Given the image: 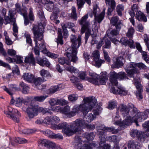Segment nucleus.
<instances>
[{"mask_svg":"<svg viewBox=\"0 0 149 149\" xmlns=\"http://www.w3.org/2000/svg\"><path fill=\"white\" fill-rule=\"evenodd\" d=\"M36 61L37 63L41 66H44V60L39 56H37L36 58Z\"/></svg>","mask_w":149,"mask_h":149,"instance_id":"680f3d73","label":"nucleus"},{"mask_svg":"<svg viewBox=\"0 0 149 149\" xmlns=\"http://www.w3.org/2000/svg\"><path fill=\"white\" fill-rule=\"evenodd\" d=\"M60 90V87L58 85H56L50 88L47 91L48 94L51 95L54 94L57 91Z\"/></svg>","mask_w":149,"mask_h":149,"instance_id":"a878e982","label":"nucleus"},{"mask_svg":"<svg viewBox=\"0 0 149 149\" xmlns=\"http://www.w3.org/2000/svg\"><path fill=\"white\" fill-rule=\"evenodd\" d=\"M90 75L91 77L89 79V81L95 85H105L108 79L106 74L103 73L100 74V76L94 73H90Z\"/></svg>","mask_w":149,"mask_h":149,"instance_id":"6e6552de","label":"nucleus"},{"mask_svg":"<svg viewBox=\"0 0 149 149\" xmlns=\"http://www.w3.org/2000/svg\"><path fill=\"white\" fill-rule=\"evenodd\" d=\"M95 135L93 132L90 133L85 132L82 134V136L88 141L92 140L93 139Z\"/></svg>","mask_w":149,"mask_h":149,"instance_id":"bb28decb","label":"nucleus"},{"mask_svg":"<svg viewBox=\"0 0 149 149\" xmlns=\"http://www.w3.org/2000/svg\"><path fill=\"white\" fill-rule=\"evenodd\" d=\"M15 10L16 11L18 12L21 15H23V13H22V10L20 7V5L18 3H17L15 4Z\"/></svg>","mask_w":149,"mask_h":149,"instance_id":"69168bd1","label":"nucleus"},{"mask_svg":"<svg viewBox=\"0 0 149 149\" xmlns=\"http://www.w3.org/2000/svg\"><path fill=\"white\" fill-rule=\"evenodd\" d=\"M103 51L104 53V58L108 63H109L111 61V59L110 57L109 56L108 52L103 49Z\"/></svg>","mask_w":149,"mask_h":149,"instance_id":"4d7b16f0","label":"nucleus"},{"mask_svg":"<svg viewBox=\"0 0 149 149\" xmlns=\"http://www.w3.org/2000/svg\"><path fill=\"white\" fill-rule=\"evenodd\" d=\"M95 62V65L97 66L98 67H100L102 64L104 63L105 61L103 60L98 59L97 60L94 61Z\"/></svg>","mask_w":149,"mask_h":149,"instance_id":"6e6d98bb","label":"nucleus"},{"mask_svg":"<svg viewBox=\"0 0 149 149\" xmlns=\"http://www.w3.org/2000/svg\"><path fill=\"white\" fill-rule=\"evenodd\" d=\"M123 58L121 57H117L116 59V60H113V63L111 65V67L113 68H119L123 65Z\"/></svg>","mask_w":149,"mask_h":149,"instance_id":"6ab92c4d","label":"nucleus"},{"mask_svg":"<svg viewBox=\"0 0 149 149\" xmlns=\"http://www.w3.org/2000/svg\"><path fill=\"white\" fill-rule=\"evenodd\" d=\"M93 111L92 113L85 114L83 120H85L86 122H91L95 118L96 116L98 115L100 111L101 108L100 105L97 101V104L93 109Z\"/></svg>","mask_w":149,"mask_h":149,"instance_id":"9b49d317","label":"nucleus"},{"mask_svg":"<svg viewBox=\"0 0 149 149\" xmlns=\"http://www.w3.org/2000/svg\"><path fill=\"white\" fill-rule=\"evenodd\" d=\"M12 99L11 100L10 103L12 104H13L15 102V105L16 106L18 107H20L22 106V104L23 105L22 106V107L23 106L26 107L27 108L29 106L30 104H33L30 103V102L28 101L24 100L23 98H20L19 97L16 98L15 100H14L12 96ZM24 111L23 110H22Z\"/></svg>","mask_w":149,"mask_h":149,"instance_id":"2eb2a0df","label":"nucleus"},{"mask_svg":"<svg viewBox=\"0 0 149 149\" xmlns=\"http://www.w3.org/2000/svg\"><path fill=\"white\" fill-rule=\"evenodd\" d=\"M58 37L57 39V42L61 45H63V36L61 30L60 29H58Z\"/></svg>","mask_w":149,"mask_h":149,"instance_id":"7c9ffc66","label":"nucleus"},{"mask_svg":"<svg viewBox=\"0 0 149 149\" xmlns=\"http://www.w3.org/2000/svg\"><path fill=\"white\" fill-rule=\"evenodd\" d=\"M52 125L51 128L54 130L62 129V132L68 136H70L69 130H71L70 125H69L68 123L64 122L61 123L58 125L56 123H58L60 121L59 117L56 116H51Z\"/></svg>","mask_w":149,"mask_h":149,"instance_id":"39448f33","label":"nucleus"},{"mask_svg":"<svg viewBox=\"0 0 149 149\" xmlns=\"http://www.w3.org/2000/svg\"><path fill=\"white\" fill-rule=\"evenodd\" d=\"M117 113L118 112H117L116 116L113 119V121L114 122V124L122 126H124L125 125H130L126 124V123L128 121L129 119H127L126 118H124L125 119L122 122H121L120 116Z\"/></svg>","mask_w":149,"mask_h":149,"instance_id":"f3484780","label":"nucleus"},{"mask_svg":"<svg viewBox=\"0 0 149 149\" xmlns=\"http://www.w3.org/2000/svg\"><path fill=\"white\" fill-rule=\"evenodd\" d=\"M40 144L46 149H60V146L53 142L46 139L40 140Z\"/></svg>","mask_w":149,"mask_h":149,"instance_id":"4468645a","label":"nucleus"},{"mask_svg":"<svg viewBox=\"0 0 149 149\" xmlns=\"http://www.w3.org/2000/svg\"><path fill=\"white\" fill-rule=\"evenodd\" d=\"M117 76H118V79L120 80L127 78V74L125 72H120L117 73Z\"/></svg>","mask_w":149,"mask_h":149,"instance_id":"58836bf2","label":"nucleus"},{"mask_svg":"<svg viewBox=\"0 0 149 149\" xmlns=\"http://www.w3.org/2000/svg\"><path fill=\"white\" fill-rule=\"evenodd\" d=\"M13 29L14 32L13 35L15 37H17V33H18V27L17 26L15 22V19H13Z\"/></svg>","mask_w":149,"mask_h":149,"instance_id":"4c0bfd02","label":"nucleus"},{"mask_svg":"<svg viewBox=\"0 0 149 149\" xmlns=\"http://www.w3.org/2000/svg\"><path fill=\"white\" fill-rule=\"evenodd\" d=\"M58 61L59 63L61 64H63L65 63L68 65H71L70 62L68 61L65 60V58L63 57L59 58L58 59Z\"/></svg>","mask_w":149,"mask_h":149,"instance_id":"a19ab883","label":"nucleus"},{"mask_svg":"<svg viewBox=\"0 0 149 149\" xmlns=\"http://www.w3.org/2000/svg\"><path fill=\"white\" fill-rule=\"evenodd\" d=\"M22 109L24 111L27 113L28 116L30 119L33 118L36 116L38 112H41L44 114L47 113H49L50 114H52V112L49 109L43 108L33 104H30L27 108L26 107L23 106Z\"/></svg>","mask_w":149,"mask_h":149,"instance_id":"20e7f679","label":"nucleus"},{"mask_svg":"<svg viewBox=\"0 0 149 149\" xmlns=\"http://www.w3.org/2000/svg\"><path fill=\"white\" fill-rule=\"evenodd\" d=\"M75 142V148L79 149H93L97 145L95 143H93L88 145H84L82 146L81 140L78 137L76 138Z\"/></svg>","mask_w":149,"mask_h":149,"instance_id":"ddd939ff","label":"nucleus"},{"mask_svg":"<svg viewBox=\"0 0 149 149\" xmlns=\"http://www.w3.org/2000/svg\"><path fill=\"white\" fill-rule=\"evenodd\" d=\"M19 85L23 88L22 92L23 93L26 94L29 93V88L26 84L22 82L20 83Z\"/></svg>","mask_w":149,"mask_h":149,"instance_id":"cd10ccee","label":"nucleus"},{"mask_svg":"<svg viewBox=\"0 0 149 149\" xmlns=\"http://www.w3.org/2000/svg\"><path fill=\"white\" fill-rule=\"evenodd\" d=\"M134 81L137 91H142V86L140 83L139 79H134Z\"/></svg>","mask_w":149,"mask_h":149,"instance_id":"473e14b6","label":"nucleus"},{"mask_svg":"<svg viewBox=\"0 0 149 149\" xmlns=\"http://www.w3.org/2000/svg\"><path fill=\"white\" fill-rule=\"evenodd\" d=\"M93 56L94 61L97 60L100 57V52L98 50H95L93 53Z\"/></svg>","mask_w":149,"mask_h":149,"instance_id":"09e8293b","label":"nucleus"},{"mask_svg":"<svg viewBox=\"0 0 149 149\" xmlns=\"http://www.w3.org/2000/svg\"><path fill=\"white\" fill-rule=\"evenodd\" d=\"M51 138L62 139L63 138V136L61 134H56L53 132Z\"/></svg>","mask_w":149,"mask_h":149,"instance_id":"338daca9","label":"nucleus"},{"mask_svg":"<svg viewBox=\"0 0 149 149\" xmlns=\"http://www.w3.org/2000/svg\"><path fill=\"white\" fill-rule=\"evenodd\" d=\"M128 91L123 87L118 88V94L121 96L125 95L127 94Z\"/></svg>","mask_w":149,"mask_h":149,"instance_id":"c85d7f7f","label":"nucleus"},{"mask_svg":"<svg viewBox=\"0 0 149 149\" xmlns=\"http://www.w3.org/2000/svg\"><path fill=\"white\" fill-rule=\"evenodd\" d=\"M117 104L116 101L112 100L109 102L108 108L110 110L116 107Z\"/></svg>","mask_w":149,"mask_h":149,"instance_id":"72a5a7b5","label":"nucleus"},{"mask_svg":"<svg viewBox=\"0 0 149 149\" xmlns=\"http://www.w3.org/2000/svg\"><path fill=\"white\" fill-rule=\"evenodd\" d=\"M88 18V15H86L79 21V24L82 25L81 30V33L82 34H83L85 31H87L89 33L91 31L90 27L91 24L89 21H87Z\"/></svg>","mask_w":149,"mask_h":149,"instance_id":"f8f14e48","label":"nucleus"},{"mask_svg":"<svg viewBox=\"0 0 149 149\" xmlns=\"http://www.w3.org/2000/svg\"><path fill=\"white\" fill-rule=\"evenodd\" d=\"M118 110L121 113L124 118L129 119L136 113L137 108L133 105L127 107L125 104H121L118 107Z\"/></svg>","mask_w":149,"mask_h":149,"instance_id":"423d86ee","label":"nucleus"},{"mask_svg":"<svg viewBox=\"0 0 149 149\" xmlns=\"http://www.w3.org/2000/svg\"><path fill=\"white\" fill-rule=\"evenodd\" d=\"M117 73L113 71L111 72L109 74V80L113 85L116 86L118 83Z\"/></svg>","mask_w":149,"mask_h":149,"instance_id":"a211bd4d","label":"nucleus"},{"mask_svg":"<svg viewBox=\"0 0 149 149\" xmlns=\"http://www.w3.org/2000/svg\"><path fill=\"white\" fill-rule=\"evenodd\" d=\"M45 54H47V55L49 57L53 58H56L58 57V55L57 54L51 53L48 51H47V52Z\"/></svg>","mask_w":149,"mask_h":149,"instance_id":"e2e57ef3","label":"nucleus"},{"mask_svg":"<svg viewBox=\"0 0 149 149\" xmlns=\"http://www.w3.org/2000/svg\"><path fill=\"white\" fill-rule=\"evenodd\" d=\"M97 132L99 135V137H101V136L104 135L105 132L104 127H97Z\"/></svg>","mask_w":149,"mask_h":149,"instance_id":"603ef678","label":"nucleus"},{"mask_svg":"<svg viewBox=\"0 0 149 149\" xmlns=\"http://www.w3.org/2000/svg\"><path fill=\"white\" fill-rule=\"evenodd\" d=\"M86 122L85 120L78 118L70 124L71 130H69L70 136L76 133H79L82 131V128H86L90 130H93L95 128V125Z\"/></svg>","mask_w":149,"mask_h":149,"instance_id":"f03ea898","label":"nucleus"},{"mask_svg":"<svg viewBox=\"0 0 149 149\" xmlns=\"http://www.w3.org/2000/svg\"><path fill=\"white\" fill-rule=\"evenodd\" d=\"M4 113L7 117L12 120L14 122L18 123L19 122V118L21 116L20 113L17 109L13 110L10 107H8L7 109L4 111Z\"/></svg>","mask_w":149,"mask_h":149,"instance_id":"1a4fd4ad","label":"nucleus"},{"mask_svg":"<svg viewBox=\"0 0 149 149\" xmlns=\"http://www.w3.org/2000/svg\"><path fill=\"white\" fill-rule=\"evenodd\" d=\"M33 31L35 36L34 41L36 44V46L34 48V52L35 54L38 56L40 55V52L38 49V40L41 41L42 40V31L41 29H40L38 26L35 25L33 27Z\"/></svg>","mask_w":149,"mask_h":149,"instance_id":"0eeeda50","label":"nucleus"},{"mask_svg":"<svg viewBox=\"0 0 149 149\" xmlns=\"http://www.w3.org/2000/svg\"><path fill=\"white\" fill-rule=\"evenodd\" d=\"M68 103L69 102L68 101L66 100L65 99L63 98L57 100V105L63 106L68 104Z\"/></svg>","mask_w":149,"mask_h":149,"instance_id":"c9c22d12","label":"nucleus"},{"mask_svg":"<svg viewBox=\"0 0 149 149\" xmlns=\"http://www.w3.org/2000/svg\"><path fill=\"white\" fill-rule=\"evenodd\" d=\"M11 88H12L8 89L6 87H5V88H4V89L5 91H6L10 95H11L12 96V95L14 93V91L17 90V89L15 87H13L12 88V87H11Z\"/></svg>","mask_w":149,"mask_h":149,"instance_id":"79ce46f5","label":"nucleus"},{"mask_svg":"<svg viewBox=\"0 0 149 149\" xmlns=\"http://www.w3.org/2000/svg\"><path fill=\"white\" fill-rule=\"evenodd\" d=\"M82 103L79 106L75 105L72 109V117L74 116L79 111L85 114L91 111L97 104V99L93 96L86 97L83 98Z\"/></svg>","mask_w":149,"mask_h":149,"instance_id":"f257e3e1","label":"nucleus"},{"mask_svg":"<svg viewBox=\"0 0 149 149\" xmlns=\"http://www.w3.org/2000/svg\"><path fill=\"white\" fill-rule=\"evenodd\" d=\"M117 17H114L111 19V22L114 26L116 25L119 21Z\"/></svg>","mask_w":149,"mask_h":149,"instance_id":"bf43d9fd","label":"nucleus"},{"mask_svg":"<svg viewBox=\"0 0 149 149\" xmlns=\"http://www.w3.org/2000/svg\"><path fill=\"white\" fill-rule=\"evenodd\" d=\"M62 107L59 106H56L55 107H51V110L55 112H60L61 113V111L62 110Z\"/></svg>","mask_w":149,"mask_h":149,"instance_id":"13d9d810","label":"nucleus"},{"mask_svg":"<svg viewBox=\"0 0 149 149\" xmlns=\"http://www.w3.org/2000/svg\"><path fill=\"white\" fill-rule=\"evenodd\" d=\"M109 139L113 142L117 143H118L119 140L120 139V137L119 138L118 137H117V136L116 135H113L110 136Z\"/></svg>","mask_w":149,"mask_h":149,"instance_id":"5fc2aeb1","label":"nucleus"},{"mask_svg":"<svg viewBox=\"0 0 149 149\" xmlns=\"http://www.w3.org/2000/svg\"><path fill=\"white\" fill-rule=\"evenodd\" d=\"M119 34V31L117 30H112L111 29H109L107 31V34L108 36H116Z\"/></svg>","mask_w":149,"mask_h":149,"instance_id":"2f4dec72","label":"nucleus"},{"mask_svg":"<svg viewBox=\"0 0 149 149\" xmlns=\"http://www.w3.org/2000/svg\"><path fill=\"white\" fill-rule=\"evenodd\" d=\"M65 68L66 70L72 73L78 74V70L72 66H65Z\"/></svg>","mask_w":149,"mask_h":149,"instance_id":"f704fd0d","label":"nucleus"},{"mask_svg":"<svg viewBox=\"0 0 149 149\" xmlns=\"http://www.w3.org/2000/svg\"><path fill=\"white\" fill-rule=\"evenodd\" d=\"M41 75L43 77H48L50 76L49 72L47 70L42 69L40 71Z\"/></svg>","mask_w":149,"mask_h":149,"instance_id":"c03bdc74","label":"nucleus"},{"mask_svg":"<svg viewBox=\"0 0 149 149\" xmlns=\"http://www.w3.org/2000/svg\"><path fill=\"white\" fill-rule=\"evenodd\" d=\"M135 32L134 28L132 27H130L128 29V32L127 33V36L129 38H131Z\"/></svg>","mask_w":149,"mask_h":149,"instance_id":"37998d69","label":"nucleus"},{"mask_svg":"<svg viewBox=\"0 0 149 149\" xmlns=\"http://www.w3.org/2000/svg\"><path fill=\"white\" fill-rule=\"evenodd\" d=\"M47 97V95L35 96L33 99L36 101L41 102H43Z\"/></svg>","mask_w":149,"mask_h":149,"instance_id":"ea45409f","label":"nucleus"},{"mask_svg":"<svg viewBox=\"0 0 149 149\" xmlns=\"http://www.w3.org/2000/svg\"><path fill=\"white\" fill-rule=\"evenodd\" d=\"M34 77V76L33 74L29 73H24L22 76V78L24 80L29 82L32 81L33 80Z\"/></svg>","mask_w":149,"mask_h":149,"instance_id":"5701e85b","label":"nucleus"},{"mask_svg":"<svg viewBox=\"0 0 149 149\" xmlns=\"http://www.w3.org/2000/svg\"><path fill=\"white\" fill-rule=\"evenodd\" d=\"M70 40L72 43L71 47L67 49L66 55L71 61L75 63L78 60L77 56V49L81 45V36H79L77 39L76 36L72 34L70 36Z\"/></svg>","mask_w":149,"mask_h":149,"instance_id":"7ed1b4c3","label":"nucleus"},{"mask_svg":"<svg viewBox=\"0 0 149 149\" xmlns=\"http://www.w3.org/2000/svg\"><path fill=\"white\" fill-rule=\"evenodd\" d=\"M148 118V116L145 112H138L137 109L136 112L134 113V115L132 116L129 120L126 123L127 124L130 125L132 123L134 122L136 123L137 126H138L139 125L137 122H142Z\"/></svg>","mask_w":149,"mask_h":149,"instance_id":"9d476101","label":"nucleus"},{"mask_svg":"<svg viewBox=\"0 0 149 149\" xmlns=\"http://www.w3.org/2000/svg\"><path fill=\"white\" fill-rule=\"evenodd\" d=\"M70 80L72 83H73L74 86L78 82V79L74 76L71 77Z\"/></svg>","mask_w":149,"mask_h":149,"instance_id":"052dcab7","label":"nucleus"},{"mask_svg":"<svg viewBox=\"0 0 149 149\" xmlns=\"http://www.w3.org/2000/svg\"><path fill=\"white\" fill-rule=\"evenodd\" d=\"M144 40L146 44L147 48H148L149 47V37L148 38L146 34L144 35Z\"/></svg>","mask_w":149,"mask_h":149,"instance_id":"774afa93","label":"nucleus"},{"mask_svg":"<svg viewBox=\"0 0 149 149\" xmlns=\"http://www.w3.org/2000/svg\"><path fill=\"white\" fill-rule=\"evenodd\" d=\"M44 123L45 124H51L52 125V117L50 116H47L44 119Z\"/></svg>","mask_w":149,"mask_h":149,"instance_id":"864d4df0","label":"nucleus"},{"mask_svg":"<svg viewBox=\"0 0 149 149\" xmlns=\"http://www.w3.org/2000/svg\"><path fill=\"white\" fill-rule=\"evenodd\" d=\"M105 14V9H104L102 12L97 16L95 17V20L96 22L100 23L103 19Z\"/></svg>","mask_w":149,"mask_h":149,"instance_id":"393cba45","label":"nucleus"},{"mask_svg":"<svg viewBox=\"0 0 149 149\" xmlns=\"http://www.w3.org/2000/svg\"><path fill=\"white\" fill-rule=\"evenodd\" d=\"M70 107L68 105H66L63 108L62 107L61 113L70 118L72 117Z\"/></svg>","mask_w":149,"mask_h":149,"instance_id":"aec40b11","label":"nucleus"},{"mask_svg":"<svg viewBox=\"0 0 149 149\" xmlns=\"http://www.w3.org/2000/svg\"><path fill=\"white\" fill-rule=\"evenodd\" d=\"M104 128V129L105 132H111L113 134H116L118 132V131L115 129L113 127H103Z\"/></svg>","mask_w":149,"mask_h":149,"instance_id":"de8ad7c7","label":"nucleus"},{"mask_svg":"<svg viewBox=\"0 0 149 149\" xmlns=\"http://www.w3.org/2000/svg\"><path fill=\"white\" fill-rule=\"evenodd\" d=\"M24 61L25 63L27 64H32L33 65H35V59L33 57V54L31 53H29L28 55L25 57Z\"/></svg>","mask_w":149,"mask_h":149,"instance_id":"412c9836","label":"nucleus"},{"mask_svg":"<svg viewBox=\"0 0 149 149\" xmlns=\"http://www.w3.org/2000/svg\"><path fill=\"white\" fill-rule=\"evenodd\" d=\"M78 96L77 94H72L68 95V98L69 100L71 101H75L78 99Z\"/></svg>","mask_w":149,"mask_h":149,"instance_id":"49530a36","label":"nucleus"},{"mask_svg":"<svg viewBox=\"0 0 149 149\" xmlns=\"http://www.w3.org/2000/svg\"><path fill=\"white\" fill-rule=\"evenodd\" d=\"M141 131H139L137 130H132L130 132V134L132 137H140L141 136Z\"/></svg>","mask_w":149,"mask_h":149,"instance_id":"c756f323","label":"nucleus"},{"mask_svg":"<svg viewBox=\"0 0 149 149\" xmlns=\"http://www.w3.org/2000/svg\"><path fill=\"white\" fill-rule=\"evenodd\" d=\"M129 148L130 149H139L140 146L139 143L135 141H130L128 144Z\"/></svg>","mask_w":149,"mask_h":149,"instance_id":"b1692460","label":"nucleus"},{"mask_svg":"<svg viewBox=\"0 0 149 149\" xmlns=\"http://www.w3.org/2000/svg\"><path fill=\"white\" fill-rule=\"evenodd\" d=\"M136 18L139 21H143L144 22L147 21V19L146 17L141 11H138L136 14Z\"/></svg>","mask_w":149,"mask_h":149,"instance_id":"4be33fe9","label":"nucleus"},{"mask_svg":"<svg viewBox=\"0 0 149 149\" xmlns=\"http://www.w3.org/2000/svg\"><path fill=\"white\" fill-rule=\"evenodd\" d=\"M38 48L39 50L42 52L44 54H45L47 52L48 50L46 48L45 45L43 43L40 44Z\"/></svg>","mask_w":149,"mask_h":149,"instance_id":"a18cd8bd","label":"nucleus"},{"mask_svg":"<svg viewBox=\"0 0 149 149\" xmlns=\"http://www.w3.org/2000/svg\"><path fill=\"white\" fill-rule=\"evenodd\" d=\"M43 80L41 78L38 77L35 79L33 81L34 84L36 86H40V84L42 82Z\"/></svg>","mask_w":149,"mask_h":149,"instance_id":"8fccbe9b","label":"nucleus"},{"mask_svg":"<svg viewBox=\"0 0 149 149\" xmlns=\"http://www.w3.org/2000/svg\"><path fill=\"white\" fill-rule=\"evenodd\" d=\"M72 12L71 14H70V16L72 19L76 20L77 18V15L76 13V9L74 7H72Z\"/></svg>","mask_w":149,"mask_h":149,"instance_id":"3c124183","label":"nucleus"},{"mask_svg":"<svg viewBox=\"0 0 149 149\" xmlns=\"http://www.w3.org/2000/svg\"><path fill=\"white\" fill-rule=\"evenodd\" d=\"M124 9V6L121 4H118L117 5L116 8V11L117 12L118 15L119 16H121L122 15V12Z\"/></svg>","mask_w":149,"mask_h":149,"instance_id":"e433bc0d","label":"nucleus"},{"mask_svg":"<svg viewBox=\"0 0 149 149\" xmlns=\"http://www.w3.org/2000/svg\"><path fill=\"white\" fill-rule=\"evenodd\" d=\"M136 66V64L133 63H130L127 65L125 68V71L129 76L133 77L134 74L139 72L138 70L135 68Z\"/></svg>","mask_w":149,"mask_h":149,"instance_id":"dca6fc26","label":"nucleus"},{"mask_svg":"<svg viewBox=\"0 0 149 149\" xmlns=\"http://www.w3.org/2000/svg\"><path fill=\"white\" fill-rule=\"evenodd\" d=\"M111 42L108 40H106L105 44L104 46H103V48H110L111 47Z\"/></svg>","mask_w":149,"mask_h":149,"instance_id":"0e129e2a","label":"nucleus"}]
</instances>
